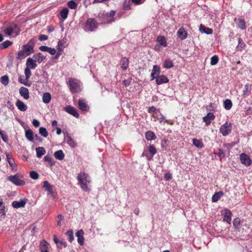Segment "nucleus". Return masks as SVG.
Returning <instances> with one entry per match:
<instances>
[{
	"label": "nucleus",
	"instance_id": "f257e3e1",
	"mask_svg": "<svg viewBox=\"0 0 252 252\" xmlns=\"http://www.w3.org/2000/svg\"><path fill=\"white\" fill-rule=\"evenodd\" d=\"M77 179L78 181V184L80 186L81 189L83 191H90L89 186L91 182V177L88 173L84 172H80L77 177Z\"/></svg>",
	"mask_w": 252,
	"mask_h": 252
},
{
	"label": "nucleus",
	"instance_id": "f03ea898",
	"mask_svg": "<svg viewBox=\"0 0 252 252\" xmlns=\"http://www.w3.org/2000/svg\"><path fill=\"white\" fill-rule=\"evenodd\" d=\"M98 23L95 18H88L85 23L84 29L87 32H93L98 28Z\"/></svg>",
	"mask_w": 252,
	"mask_h": 252
},
{
	"label": "nucleus",
	"instance_id": "7ed1b4c3",
	"mask_svg": "<svg viewBox=\"0 0 252 252\" xmlns=\"http://www.w3.org/2000/svg\"><path fill=\"white\" fill-rule=\"evenodd\" d=\"M70 91L72 93H77L81 91L80 81L76 79L71 78L69 79Z\"/></svg>",
	"mask_w": 252,
	"mask_h": 252
},
{
	"label": "nucleus",
	"instance_id": "20e7f679",
	"mask_svg": "<svg viewBox=\"0 0 252 252\" xmlns=\"http://www.w3.org/2000/svg\"><path fill=\"white\" fill-rule=\"evenodd\" d=\"M116 11L114 10H110V12H107L105 14H102L101 15L99 14L98 18H100L102 16H104L107 20L105 22V24H111L115 21V18L114 17L115 15Z\"/></svg>",
	"mask_w": 252,
	"mask_h": 252
},
{
	"label": "nucleus",
	"instance_id": "39448f33",
	"mask_svg": "<svg viewBox=\"0 0 252 252\" xmlns=\"http://www.w3.org/2000/svg\"><path fill=\"white\" fill-rule=\"evenodd\" d=\"M232 124L230 123L226 122L220 128V131L223 136H225L228 135L231 131Z\"/></svg>",
	"mask_w": 252,
	"mask_h": 252
},
{
	"label": "nucleus",
	"instance_id": "423d86ee",
	"mask_svg": "<svg viewBox=\"0 0 252 252\" xmlns=\"http://www.w3.org/2000/svg\"><path fill=\"white\" fill-rule=\"evenodd\" d=\"M20 31V30L16 24H14L13 26L7 27L4 30L5 34L7 35H10L12 33H15V35H17L19 33Z\"/></svg>",
	"mask_w": 252,
	"mask_h": 252
},
{
	"label": "nucleus",
	"instance_id": "0eeeda50",
	"mask_svg": "<svg viewBox=\"0 0 252 252\" xmlns=\"http://www.w3.org/2000/svg\"><path fill=\"white\" fill-rule=\"evenodd\" d=\"M34 44V40L32 39L27 44L22 46V49L27 53V55L29 56L32 53H33Z\"/></svg>",
	"mask_w": 252,
	"mask_h": 252
},
{
	"label": "nucleus",
	"instance_id": "6e6552de",
	"mask_svg": "<svg viewBox=\"0 0 252 252\" xmlns=\"http://www.w3.org/2000/svg\"><path fill=\"white\" fill-rule=\"evenodd\" d=\"M8 180L11 182L15 185L19 186H24L26 183L24 180L19 178V176L17 174L9 176L8 178Z\"/></svg>",
	"mask_w": 252,
	"mask_h": 252
},
{
	"label": "nucleus",
	"instance_id": "1a4fd4ad",
	"mask_svg": "<svg viewBox=\"0 0 252 252\" xmlns=\"http://www.w3.org/2000/svg\"><path fill=\"white\" fill-rule=\"evenodd\" d=\"M221 215L223 216V220L224 221H226L229 224H230L231 221V217L232 215L231 211L228 209L225 208L222 210Z\"/></svg>",
	"mask_w": 252,
	"mask_h": 252
},
{
	"label": "nucleus",
	"instance_id": "9d476101",
	"mask_svg": "<svg viewBox=\"0 0 252 252\" xmlns=\"http://www.w3.org/2000/svg\"><path fill=\"white\" fill-rule=\"evenodd\" d=\"M240 159L241 163L246 166H249L252 164L251 158L245 153H242L240 155Z\"/></svg>",
	"mask_w": 252,
	"mask_h": 252
},
{
	"label": "nucleus",
	"instance_id": "9b49d317",
	"mask_svg": "<svg viewBox=\"0 0 252 252\" xmlns=\"http://www.w3.org/2000/svg\"><path fill=\"white\" fill-rule=\"evenodd\" d=\"M64 110L68 114L73 116L76 118H78L79 116V113L77 112V110L75 108L71 106H66L64 107Z\"/></svg>",
	"mask_w": 252,
	"mask_h": 252
},
{
	"label": "nucleus",
	"instance_id": "f8f14e48",
	"mask_svg": "<svg viewBox=\"0 0 252 252\" xmlns=\"http://www.w3.org/2000/svg\"><path fill=\"white\" fill-rule=\"evenodd\" d=\"M79 109L82 111H88L89 110V106L87 101L84 99H80L78 101Z\"/></svg>",
	"mask_w": 252,
	"mask_h": 252
},
{
	"label": "nucleus",
	"instance_id": "ddd939ff",
	"mask_svg": "<svg viewBox=\"0 0 252 252\" xmlns=\"http://www.w3.org/2000/svg\"><path fill=\"white\" fill-rule=\"evenodd\" d=\"M215 118V115L211 112L208 113L207 116L203 118V121L205 123V125L208 126L211 123L212 121Z\"/></svg>",
	"mask_w": 252,
	"mask_h": 252
},
{
	"label": "nucleus",
	"instance_id": "4468645a",
	"mask_svg": "<svg viewBox=\"0 0 252 252\" xmlns=\"http://www.w3.org/2000/svg\"><path fill=\"white\" fill-rule=\"evenodd\" d=\"M157 85H159L164 83H167L169 82V79L164 75H159L157 77L156 80Z\"/></svg>",
	"mask_w": 252,
	"mask_h": 252
},
{
	"label": "nucleus",
	"instance_id": "2eb2a0df",
	"mask_svg": "<svg viewBox=\"0 0 252 252\" xmlns=\"http://www.w3.org/2000/svg\"><path fill=\"white\" fill-rule=\"evenodd\" d=\"M36 62L34 61L33 59L31 58H29L27 60L26 62V67L27 68L29 69H35L37 66V64L35 63Z\"/></svg>",
	"mask_w": 252,
	"mask_h": 252
},
{
	"label": "nucleus",
	"instance_id": "dca6fc26",
	"mask_svg": "<svg viewBox=\"0 0 252 252\" xmlns=\"http://www.w3.org/2000/svg\"><path fill=\"white\" fill-rule=\"evenodd\" d=\"M83 234L84 232L82 229L78 230L76 233V236L77 237V242L81 246L83 245L84 242Z\"/></svg>",
	"mask_w": 252,
	"mask_h": 252
},
{
	"label": "nucleus",
	"instance_id": "f3484780",
	"mask_svg": "<svg viewBox=\"0 0 252 252\" xmlns=\"http://www.w3.org/2000/svg\"><path fill=\"white\" fill-rule=\"evenodd\" d=\"M19 93L25 99H27L29 98V92L27 88L24 87H21L19 90Z\"/></svg>",
	"mask_w": 252,
	"mask_h": 252
},
{
	"label": "nucleus",
	"instance_id": "a211bd4d",
	"mask_svg": "<svg viewBox=\"0 0 252 252\" xmlns=\"http://www.w3.org/2000/svg\"><path fill=\"white\" fill-rule=\"evenodd\" d=\"M188 33L183 28H180L177 32V35L181 40H184L187 37Z\"/></svg>",
	"mask_w": 252,
	"mask_h": 252
},
{
	"label": "nucleus",
	"instance_id": "6ab92c4d",
	"mask_svg": "<svg viewBox=\"0 0 252 252\" xmlns=\"http://www.w3.org/2000/svg\"><path fill=\"white\" fill-rule=\"evenodd\" d=\"M6 156L7 161L12 169L15 171L17 170V166L15 163L14 159L10 157L9 154H6Z\"/></svg>",
	"mask_w": 252,
	"mask_h": 252
},
{
	"label": "nucleus",
	"instance_id": "aec40b11",
	"mask_svg": "<svg viewBox=\"0 0 252 252\" xmlns=\"http://www.w3.org/2000/svg\"><path fill=\"white\" fill-rule=\"evenodd\" d=\"M199 31L202 33H205L207 34H211L213 33V30L211 28L205 27L202 24L199 26Z\"/></svg>",
	"mask_w": 252,
	"mask_h": 252
},
{
	"label": "nucleus",
	"instance_id": "412c9836",
	"mask_svg": "<svg viewBox=\"0 0 252 252\" xmlns=\"http://www.w3.org/2000/svg\"><path fill=\"white\" fill-rule=\"evenodd\" d=\"M246 46V45L242 39L239 37L238 38V44L236 47V50L237 51H241L245 48Z\"/></svg>",
	"mask_w": 252,
	"mask_h": 252
},
{
	"label": "nucleus",
	"instance_id": "4be33fe9",
	"mask_svg": "<svg viewBox=\"0 0 252 252\" xmlns=\"http://www.w3.org/2000/svg\"><path fill=\"white\" fill-rule=\"evenodd\" d=\"M163 67L166 69H169L174 66V63L173 61L169 59H167L164 60L162 64Z\"/></svg>",
	"mask_w": 252,
	"mask_h": 252
},
{
	"label": "nucleus",
	"instance_id": "5701e85b",
	"mask_svg": "<svg viewBox=\"0 0 252 252\" xmlns=\"http://www.w3.org/2000/svg\"><path fill=\"white\" fill-rule=\"evenodd\" d=\"M26 203V202L23 200H21L20 201H15L12 202V206L14 208H19L24 207Z\"/></svg>",
	"mask_w": 252,
	"mask_h": 252
},
{
	"label": "nucleus",
	"instance_id": "b1692460",
	"mask_svg": "<svg viewBox=\"0 0 252 252\" xmlns=\"http://www.w3.org/2000/svg\"><path fill=\"white\" fill-rule=\"evenodd\" d=\"M49 244L45 240H42L40 244L41 252H48Z\"/></svg>",
	"mask_w": 252,
	"mask_h": 252
},
{
	"label": "nucleus",
	"instance_id": "393cba45",
	"mask_svg": "<svg viewBox=\"0 0 252 252\" xmlns=\"http://www.w3.org/2000/svg\"><path fill=\"white\" fill-rule=\"evenodd\" d=\"M129 61L128 59L126 57H123L121 60V68L124 70L127 69L128 66Z\"/></svg>",
	"mask_w": 252,
	"mask_h": 252
},
{
	"label": "nucleus",
	"instance_id": "a878e982",
	"mask_svg": "<svg viewBox=\"0 0 252 252\" xmlns=\"http://www.w3.org/2000/svg\"><path fill=\"white\" fill-rule=\"evenodd\" d=\"M16 105L18 108L22 111H25L27 109V106L23 102L20 100H18L16 103Z\"/></svg>",
	"mask_w": 252,
	"mask_h": 252
},
{
	"label": "nucleus",
	"instance_id": "bb28decb",
	"mask_svg": "<svg viewBox=\"0 0 252 252\" xmlns=\"http://www.w3.org/2000/svg\"><path fill=\"white\" fill-rule=\"evenodd\" d=\"M33 58L35 62L39 63L42 62L45 59V57L40 53L33 55Z\"/></svg>",
	"mask_w": 252,
	"mask_h": 252
},
{
	"label": "nucleus",
	"instance_id": "cd10ccee",
	"mask_svg": "<svg viewBox=\"0 0 252 252\" xmlns=\"http://www.w3.org/2000/svg\"><path fill=\"white\" fill-rule=\"evenodd\" d=\"M223 195V193L222 191H219L215 192L212 197V202H217Z\"/></svg>",
	"mask_w": 252,
	"mask_h": 252
},
{
	"label": "nucleus",
	"instance_id": "c85d7f7f",
	"mask_svg": "<svg viewBox=\"0 0 252 252\" xmlns=\"http://www.w3.org/2000/svg\"><path fill=\"white\" fill-rule=\"evenodd\" d=\"M157 41L159 43V45L165 47L167 46L166 38L163 36H158L157 38Z\"/></svg>",
	"mask_w": 252,
	"mask_h": 252
},
{
	"label": "nucleus",
	"instance_id": "c756f323",
	"mask_svg": "<svg viewBox=\"0 0 252 252\" xmlns=\"http://www.w3.org/2000/svg\"><path fill=\"white\" fill-rule=\"evenodd\" d=\"M36 156L38 158H40L43 155L46 153V151L42 147H39L36 148Z\"/></svg>",
	"mask_w": 252,
	"mask_h": 252
},
{
	"label": "nucleus",
	"instance_id": "7c9ffc66",
	"mask_svg": "<svg viewBox=\"0 0 252 252\" xmlns=\"http://www.w3.org/2000/svg\"><path fill=\"white\" fill-rule=\"evenodd\" d=\"M55 158L59 160H62L64 157V154L62 150H58L54 153Z\"/></svg>",
	"mask_w": 252,
	"mask_h": 252
},
{
	"label": "nucleus",
	"instance_id": "2f4dec72",
	"mask_svg": "<svg viewBox=\"0 0 252 252\" xmlns=\"http://www.w3.org/2000/svg\"><path fill=\"white\" fill-rule=\"evenodd\" d=\"M192 143L194 146L198 148H202L204 147V144L200 139H193Z\"/></svg>",
	"mask_w": 252,
	"mask_h": 252
},
{
	"label": "nucleus",
	"instance_id": "473e14b6",
	"mask_svg": "<svg viewBox=\"0 0 252 252\" xmlns=\"http://www.w3.org/2000/svg\"><path fill=\"white\" fill-rule=\"evenodd\" d=\"M43 188L45 189V190L49 192L52 193H53V187L51 185L49 184V182L47 181H45L43 182Z\"/></svg>",
	"mask_w": 252,
	"mask_h": 252
},
{
	"label": "nucleus",
	"instance_id": "72a5a7b5",
	"mask_svg": "<svg viewBox=\"0 0 252 252\" xmlns=\"http://www.w3.org/2000/svg\"><path fill=\"white\" fill-rule=\"evenodd\" d=\"M145 137L148 140H155L156 138V136L154 132L150 130L146 132Z\"/></svg>",
	"mask_w": 252,
	"mask_h": 252
},
{
	"label": "nucleus",
	"instance_id": "f704fd0d",
	"mask_svg": "<svg viewBox=\"0 0 252 252\" xmlns=\"http://www.w3.org/2000/svg\"><path fill=\"white\" fill-rule=\"evenodd\" d=\"M68 11V9L67 8H63L61 10L60 15L63 20H65L67 18Z\"/></svg>",
	"mask_w": 252,
	"mask_h": 252
},
{
	"label": "nucleus",
	"instance_id": "c9c22d12",
	"mask_svg": "<svg viewBox=\"0 0 252 252\" xmlns=\"http://www.w3.org/2000/svg\"><path fill=\"white\" fill-rule=\"evenodd\" d=\"M51 99V95L49 93H45L43 94L42 97V101L44 103H49Z\"/></svg>",
	"mask_w": 252,
	"mask_h": 252
},
{
	"label": "nucleus",
	"instance_id": "e433bc0d",
	"mask_svg": "<svg viewBox=\"0 0 252 252\" xmlns=\"http://www.w3.org/2000/svg\"><path fill=\"white\" fill-rule=\"evenodd\" d=\"M237 27L242 30L246 29V26L244 19L241 18L238 19Z\"/></svg>",
	"mask_w": 252,
	"mask_h": 252
},
{
	"label": "nucleus",
	"instance_id": "4c0bfd02",
	"mask_svg": "<svg viewBox=\"0 0 252 252\" xmlns=\"http://www.w3.org/2000/svg\"><path fill=\"white\" fill-rule=\"evenodd\" d=\"M252 86V85H250L249 84H246L245 85V90L243 91V94L246 95H249L251 93L252 88L251 87Z\"/></svg>",
	"mask_w": 252,
	"mask_h": 252
},
{
	"label": "nucleus",
	"instance_id": "58836bf2",
	"mask_svg": "<svg viewBox=\"0 0 252 252\" xmlns=\"http://www.w3.org/2000/svg\"><path fill=\"white\" fill-rule=\"evenodd\" d=\"M223 106L226 110H230L232 106V103L231 100L227 99L223 102Z\"/></svg>",
	"mask_w": 252,
	"mask_h": 252
},
{
	"label": "nucleus",
	"instance_id": "ea45409f",
	"mask_svg": "<svg viewBox=\"0 0 252 252\" xmlns=\"http://www.w3.org/2000/svg\"><path fill=\"white\" fill-rule=\"evenodd\" d=\"M25 135L26 138L30 141H32L33 140V134L32 130L29 129L26 131Z\"/></svg>",
	"mask_w": 252,
	"mask_h": 252
},
{
	"label": "nucleus",
	"instance_id": "a19ab883",
	"mask_svg": "<svg viewBox=\"0 0 252 252\" xmlns=\"http://www.w3.org/2000/svg\"><path fill=\"white\" fill-rule=\"evenodd\" d=\"M12 42L9 40H6L0 44V49H3L8 48L9 46L11 45Z\"/></svg>",
	"mask_w": 252,
	"mask_h": 252
},
{
	"label": "nucleus",
	"instance_id": "79ce46f5",
	"mask_svg": "<svg viewBox=\"0 0 252 252\" xmlns=\"http://www.w3.org/2000/svg\"><path fill=\"white\" fill-rule=\"evenodd\" d=\"M123 8L124 10L131 9V4L129 0H125L123 3Z\"/></svg>",
	"mask_w": 252,
	"mask_h": 252
},
{
	"label": "nucleus",
	"instance_id": "37998d69",
	"mask_svg": "<svg viewBox=\"0 0 252 252\" xmlns=\"http://www.w3.org/2000/svg\"><path fill=\"white\" fill-rule=\"evenodd\" d=\"M149 152L151 155V158L157 153V150L154 145H150L149 147Z\"/></svg>",
	"mask_w": 252,
	"mask_h": 252
},
{
	"label": "nucleus",
	"instance_id": "c03bdc74",
	"mask_svg": "<svg viewBox=\"0 0 252 252\" xmlns=\"http://www.w3.org/2000/svg\"><path fill=\"white\" fill-rule=\"evenodd\" d=\"M28 56L29 55H27V53L22 49L18 52L17 58L19 60H22Z\"/></svg>",
	"mask_w": 252,
	"mask_h": 252
},
{
	"label": "nucleus",
	"instance_id": "a18cd8bd",
	"mask_svg": "<svg viewBox=\"0 0 252 252\" xmlns=\"http://www.w3.org/2000/svg\"><path fill=\"white\" fill-rule=\"evenodd\" d=\"M1 83L4 86H6L9 83V77L7 75H4L0 78Z\"/></svg>",
	"mask_w": 252,
	"mask_h": 252
},
{
	"label": "nucleus",
	"instance_id": "49530a36",
	"mask_svg": "<svg viewBox=\"0 0 252 252\" xmlns=\"http://www.w3.org/2000/svg\"><path fill=\"white\" fill-rule=\"evenodd\" d=\"M66 235L68 237V240L71 243L74 240L73 232L72 230H68L66 232Z\"/></svg>",
	"mask_w": 252,
	"mask_h": 252
},
{
	"label": "nucleus",
	"instance_id": "de8ad7c7",
	"mask_svg": "<svg viewBox=\"0 0 252 252\" xmlns=\"http://www.w3.org/2000/svg\"><path fill=\"white\" fill-rule=\"evenodd\" d=\"M67 6L71 9H75L77 7V4L74 0H70L67 2Z\"/></svg>",
	"mask_w": 252,
	"mask_h": 252
},
{
	"label": "nucleus",
	"instance_id": "09e8293b",
	"mask_svg": "<svg viewBox=\"0 0 252 252\" xmlns=\"http://www.w3.org/2000/svg\"><path fill=\"white\" fill-rule=\"evenodd\" d=\"M39 133L44 137H47L48 135V132L47 129L43 127H40L39 129Z\"/></svg>",
	"mask_w": 252,
	"mask_h": 252
},
{
	"label": "nucleus",
	"instance_id": "8fccbe9b",
	"mask_svg": "<svg viewBox=\"0 0 252 252\" xmlns=\"http://www.w3.org/2000/svg\"><path fill=\"white\" fill-rule=\"evenodd\" d=\"M160 67L158 65H154L152 71V73L156 74L157 76H159L160 73Z\"/></svg>",
	"mask_w": 252,
	"mask_h": 252
},
{
	"label": "nucleus",
	"instance_id": "3c124183",
	"mask_svg": "<svg viewBox=\"0 0 252 252\" xmlns=\"http://www.w3.org/2000/svg\"><path fill=\"white\" fill-rule=\"evenodd\" d=\"M24 73L26 76V81L29 82V79L32 75L31 69L26 68L25 69Z\"/></svg>",
	"mask_w": 252,
	"mask_h": 252
},
{
	"label": "nucleus",
	"instance_id": "603ef678",
	"mask_svg": "<svg viewBox=\"0 0 252 252\" xmlns=\"http://www.w3.org/2000/svg\"><path fill=\"white\" fill-rule=\"evenodd\" d=\"M67 144L71 147H75L76 144L71 136L67 135Z\"/></svg>",
	"mask_w": 252,
	"mask_h": 252
},
{
	"label": "nucleus",
	"instance_id": "864d4df0",
	"mask_svg": "<svg viewBox=\"0 0 252 252\" xmlns=\"http://www.w3.org/2000/svg\"><path fill=\"white\" fill-rule=\"evenodd\" d=\"M219 61V57L217 55L213 56L211 59L210 63L211 65H216Z\"/></svg>",
	"mask_w": 252,
	"mask_h": 252
},
{
	"label": "nucleus",
	"instance_id": "5fc2aeb1",
	"mask_svg": "<svg viewBox=\"0 0 252 252\" xmlns=\"http://www.w3.org/2000/svg\"><path fill=\"white\" fill-rule=\"evenodd\" d=\"M44 160L45 161H48L50 163L51 166H52L54 164L55 162L53 161V158L51 157L46 155L44 157Z\"/></svg>",
	"mask_w": 252,
	"mask_h": 252
},
{
	"label": "nucleus",
	"instance_id": "6e6d98bb",
	"mask_svg": "<svg viewBox=\"0 0 252 252\" xmlns=\"http://www.w3.org/2000/svg\"><path fill=\"white\" fill-rule=\"evenodd\" d=\"M30 177L34 180L37 179L39 177V174L35 171H32L30 173Z\"/></svg>",
	"mask_w": 252,
	"mask_h": 252
},
{
	"label": "nucleus",
	"instance_id": "4d7b16f0",
	"mask_svg": "<svg viewBox=\"0 0 252 252\" xmlns=\"http://www.w3.org/2000/svg\"><path fill=\"white\" fill-rule=\"evenodd\" d=\"M148 112L149 113L152 114L153 116H154V115H156L158 113V112L156 108L154 106L149 107L148 110Z\"/></svg>",
	"mask_w": 252,
	"mask_h": 252
},
{
	"label": "nucleus",
	"instance_id": "13d9d810",
	"mask_svg": "<svg viewBox=\"0 0 252 252\" xmlns=\"http://www.w3.org/2000/svg\"><path fill=\"white\" fill-rule=\"evenodd\" d=\"M18 81L20 83H21V84H24V85H25L26 86H28V87L31 86V83H29V81H26V79H23L21 76H20L19 77Z\"/></svg>",
	"mask_w": 252,
	"mask_h": 252
},
{
	"label": "nucleus",
	"instance_id": "bf43d9fd",
	"mask_svg": "<svg viewBox=\"0 0 252 252\" xmlns=\"http://www.w3.org/2000/svg\"><path fill=\"white\" fill-rule=\"evenodd\" d=\"M155 117L157 120H159V122L162 123L165 119L164 117L162 115V114L158 112V113L155 116H153Z\"/></svg>",
	"mask_w": 252,
	"mask_h": 252
},
{
	"label": "nucleus",
	"instance_id": "052dcab7",
	"mask_svg": "<svg viewBox=\"0 0 252 252\" xmlns=\"http://www.w3.org/2000/svg\"><path fill=\"white\" fill-rule=\"evenodd\" d=\"M240 223V219L239 218H235L233 221V226L235 228H239Z\"/></svg>",
	"mask_w": 252,
	"mask_h": 252
},
{
	"label": "nucleus",
	"instance_id": "680f3d73",
	"mask_svg": "<svg viewBox=\"0 0 252 252\" xmlns=\"http://www.w3.org/2000/svg\"><path fill=\"white\" fill-rule=\"evenodd\" d=\"M217 155L219 157L220 160H221L222 158L225 157V153L223 152V151L221 149H219V152L217 153Z\"/></svg>",
	"mask_w": 252,
	"mask_h": 252
},
{
	"label": "nucleus",
	"instance_id": "e2e57ef3",
	"mask_svg": "<svg viewBox=\"0 0 252 252\" xmlns=\"http://www.w3.org/2000/svg\"><path fill=\"white\" fill-rule=\"evenodd\" d=\"M164 177L166 181H169L172 178V175L169 173L164 174Z\"/></svg>",
	"mask_w": 252,
	"mask_h": 252
},
{
	"label": "nucleus",
	"instance_id": "0e129e2a",
	"mask_svg": "<svg viewBox=\"0 0 252 252\" xmlns=\"http://www.w3.org/2000/svg\"><path fill=\"white\" fill-rule=\"evenodd\" d=\"M48 39V36L44 34H41L39 36L38 39L40 41L46 40Z\"/></svg>",
	"mask_w": 252,
	"mask_h": 252
},
{
	"label": "nucleus",
	"instance_id": "69168bd1",
	"mask_svg": "<svg viewBox=\"0 0 252 252\" xmlns=\"http://www.w3.org/2000/svg\"><path fill=\"white\" fill-rule=\"evenodd\" d=\"M48 52H49L51 55H53L56 54V51L54 48L49 47Z\"/></svg>",
	"mask_w": 252,
	"mask_h": 252
},
{
	"label": "nucleus",
	"instance_id": "338daca9",
	"mask_svg": "<svg viewBox=\"0 0 252 252\" xmlns=\"http://www.w3.org/2000/svg\"><path fill=\"white\" fill-rule=\"evenodd\" d=\"M39 50L41 51L48 52L49 47L46 46H41L39 48Z\"/></svg>",
	"mask_w": 252,
	"mask_h": 252
},
{
	"label": "nucleus",
	"instance_id": "774afa93",
	"mask_svg": "<svg viewBox=\"0 0 252 252\" xmlns=\"http://www.w3.org/2000/svg\"><path fill=\"white\" fill-rule=\"evenodd\" d=\"M32 124H33L34 126L37 127L39 126L40 125V123L37 120L33 119V121H32Z\"/></svg>",
	"mask_w": 252,
	"mask_h": 252
}]
</instances>
